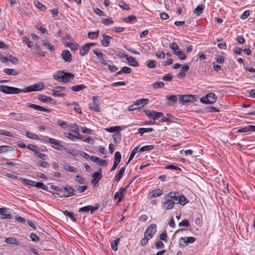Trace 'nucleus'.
Returning <instances> with one entry per match:
<instances>
[{
  "label": "nucleus",
  "mask_w": 255,
  "mask_h": 255,
  "mask_svg": "<svg viewBox=\"0 0 255 255\" xmlns=\"http://www.w3.org/2000/svg\"><path fill=\"white\" fill-rule=\"evenodd\" d=\"M164 83L161 81L156 82L152 85V86L153 88H154V89H158L159 88H162L164 87Z\"/></svg>",
  "instance_id": "obj_46"
},
{
  "label": "nucleus",
  "mask_w": 255,
  "mask_h": 255,
  "mask_svg": "<svg viewBox=\"0 0 255 255\" xmlns=\"http://www.w3.org/2000/svg\"><path fill=\"white\" fill-rule=\"evenodd\" d=\"M89 108L92 111L99 112L100 108L99 106L98 100L97 97H92V102L89 104Z\"/></svg>",
  "instance_id": "obj_10"
},
{
  "label": "nucleus",
  "mask_w": 255,
  "mask_h": 255,
  "mask_svg": "<svg viewBox=\"0 0 255 255\" xmlns=\"http://www.w3.org/2000/svg\"><path fill=\"white\" fill-rule=\"evenodd\" d=\"M119 6L125 10H128L130 9L129 6L125 1H121L119 2Z\"/></svg>",
  "instance_id": "obj_50"
},
{
  "label": "nucleus",
  "mask_w": 255,
  "mask_h": 255,
  "mask_svg": "<svg viewBox=\"0 0 255 255\" xmlns=\"http://www.w3.org/2000/svg\"><path fill=\"white\" fill-rule=\"evenodd\" d=\"M113 137L116 142H119L121 139V134L119 132H117L113 134Z\"/></svg>",
  "instance_id": "obj_53"
},
{
  "label": "nucleus",
  "mask_w": 255,
  "mask_h": 255,
  "mask_svg": "<svg viewBox=\"0 0 255 255\" xmlns=\"http://www.w3.org/2000/svg\"><path fill=\"white\" fill-rule=\"evenodd\" d=\"M103 39H102L101 41L102 45L105 47L108 46L110 44V40L112 37L105 34L103 35Z\"/></svg>",
  "instance_id": "obj_19"
},
{
  "label": "nucleus",
  "mask_w": 255,
  "mask_h": 255,
  "mask_svg": "<svg viewBox=\"0 0 255 255\" xmlns=\"http://www.w3.org/2000/svg\"><path fill=\"white\" fill-rule=\"evenodd\" d=\"M154 147V146L153 145L143 146L139 149V152H142L144 151H149L153 149Z\"/></svg>",
  "instance_id": "obj_36"
},
{
  "label": "nucleus",
  "mask_w": 255,
  "mask_h": 255,
  "mask_svg": "<svg viewBox=\"0 0 255 255\" xmlns=\"http://www.w3.org/2000/svg\"><path fill=\"white\" fill-rule=\"evenodd\" d=\"M120 242V239L118 238L115 240L113 242L111 243V248L112 249L115 251H116L118 250V245L119 243Z\"/></svg>",
  "instance_id": "obj_41"
},
{
  "label": "nucleus",
  "mask_w": 255,
  "mask_h": 255,
  "mask_svg": "<svg viewBox=\"0 0 255 255\" xmlns=\"http://www.w3.org/2000/svg\"><path fill=\"white\" fill-rule=\"evenodd\" d=\"M34 4L37 7H38L41 11H44L46 10L45 6L39 1H37V0L35 1Z\"/></svg>",
  "instance_id": "obj_40"
},
{
  "label": "nucleus",
  "mask_w": 255,
  "mask_h": 255,
  "mask_svg": "<svg viewBox=\"0 0 255 255\" xmlns=\"http://www.w3.org/2000/svg\"><path fill=\"white\" fill-rule=\"evenodd\" d=\"M95 43H88L82 47L80 50V54L82 56L86 55L89 51L90 47L95 45Z\"/></svg>",
  "instance_id": "obj_12"
},
{
  "label": "nucleus",
  "mask_w": 255,
  "mask_h": 255,
  "mask_svg": "<svg viewBox=\"0 0 255 255\" xmlns=\"http://www.w3.org/2000/svg\"><path fill=\"white\" fill-rule=\"evenodd\" d=\"M53 95L56 97H63L64 94L62 93L59 89H57V88L56 87L53 91Z\"/></svg>",
  "instance_id": "obj_55"
},
{
  "label": "nucleus",
  "mask_w": 255,
  "mask_h": 255,
  "mask_svg": "<svg viewBox=\"0 0 255 255\" xmlns=\"http://www.w3.org/2000/svg\"><path fill=\"white\" fill-rule=\"evenodd\" d=\"M189 69V65L185 64L182 67L181 71L179 72V73L178 75V78H183L185 76V72L188 71Z\"/></svg>",
  "instance_id": "obj_20"
},
{
  "label": "nucleus",
  "mask_w": 255,
  "mask_h": 255,
  "mask_svg": "<svg viewBox=\"0 0 255 255\" xmlns=\"http://www.w3.org/2000/svg\"><path fill=\"white\" fill-rule=\"evenodd\" d=\"M179 226L180 227H188L190 225L188 220L187 219H184L182 221V222L179 223Z\"/></svg>",
  "instance_id": "obj_57"
},
{
  "label": "nucleus",
  "mask_w": 255,
  "mask_h": 255,
  "mask_svg": "<svg viewBox=\"0 0 255 255\" xmlns=\"http://www.w3.org/2000/svg\"><path fill=\"white\" fill-rule=\"evenodd\" d=\"M91 176L93 177L91 180L92 184L96 187L98 186L99 182L102 177L101 169L99 170L98 172H94Z\"/></svg>",
  "instance_id": "obj_8"
},
{
  "label": "nucleus",
  "mask_w": 255,
  "mask_h": 255,
  "mask_svg": "<svg viewBox=\"0 0 255 255\" xmlns=\"http://www.w3.org/2000/svg\"><path fill=\"white\" fill-rule=\"evenodd\" d=\"M75 180L78 181L80 183L82 184H85V180L84 178H82L81 176L77 175L75 176Z\"/></svg>",
  "instance_id": "obj_61"
},
{
  "label": "nucleus",
  "mask_w": 255,
  "mask_h": 255,
  "mask_svg": "<svg viewBox=\"0 0 255 255\" xmlns=\"http://www.w3.org/2000/svg\"><path fill=\"white\" fill-rule=\"evenodd\" d=\"M204 7L205 6L204 4H201L198 5L193 10L194 13L197 15H199L202 13Z\"/></svg>",
  "instance_id": "obj_25"
},
{
  "label": "nucleus",
  "mask_w": 255,
  "mask_h": 255,
  "mask_svg": "<svg viewBox=\"0 0 255 255\" xmlns=\"http://www.w3.org/2000/svg\"><path fill=\"white\" fill-rule=\"evenodd\" d=\"M43 45L47 49H48L50 51L52 52L54 51V47L53 45L48 42L46 40H44L42 41Z\"/></svg>",
  "instance_id": "obj_29"
},
{
  "label": "nucleus",
  "mask_w": 255,
  "mask_h": 255,
  "mask_svg": "<svg viewBox=\"0 0 255 255\" xmlns=\"http://www.w3.org/2000/svg\"><path fill=\"white\" fill-rule=\"evenodd\" d=\"M61 56L64 60L66 62H70L72 60L71 54L69 50H65L62 51Z\"/></svg>",
  "instance_id": "obj_18"
},
{
  "label": "nucleus",
  "mask_w": 255,
  "mask_h": 255,
  "mask_svg": "<svg viewBox=\"0 0 255 255\" xmlns=\"http://www.w3.org/2000/svg\"><path fill=\"white\" fill-rule=\"evenodd\" d=\"M88 37L90 39H94L96 38L99 36V30H97L95 32H89L88 33Z\"/></svg>",
  "instance_id": "obj_43"
},
{
  "label": "nucleus",
  "mask_w": 255,
  "mask_h": 255,
  "mask_svg": "<svg viewBox=\"0 0 255 255\" xmlns=\"http://www.w3.org/2000/svg\"><path fill=\"white\" fill-rule=\"evenodd\" d=\"M34 154L36 156L42 159L45 160L46 159L47 156L44 154L39 152L38 150L35 152Z\"/></svg>",
  "instance_id": "obj_63"
},
{
  "label": "nucleus",
  "mask_w": 255,
  "mask_h": 255,
  "mask_svg": "<svg viewBox=\"0 0 255 255\" xmlns=\"http://www.w3.org/2000/svg\"><path fill=\"white\" fill-rule=\"evenodd\" d=\"M169 47L172 50L173 53L178 56L180 60H183L186 59V55L183 51L179 49L178 46L176 43H172L170 44Z\"/></svg>",
  "instance_id": "obj_3"
},
{
  "label": "nucleus",
  "mask_w": 255,
  "mask_h": 255,
  "mask_svg": "<svg viewBox=\"0 0 255 255\" xmlns=\"http://www.w3.org/2000/svg\"><path fill=\"white\" fill-rule=\"evenodd\" d=\"M6 209L4 208H0V215L1 219H11V215L9 214H5Z\"/></svg>",
  "instance_id": "obj_24"
},
{
  "label": "nucleus",
  "mask_w": 255,
  "mask_h": 255,
  "mask_svg": "<svg viewBox=\"0 0 255 255\" xmlns=\"http://www.w3.org/2000/svg\"><path fill=\"white\" fill-rule=\"evenodd\" d=\"M63 213L65 215L68 216L72 221H75L76 220L73 212H70L67 210H65L63 212Z\"/></svg>",
  "instance_id": "obj_44"
},
{
  "label": "nucleus",
  "mask_w": 255,
  "mask_h": 255,
  "mask_svg": "<svg viewBox=\"0 0 255 255\" xmlns=\"http://www.w3.org/2000/svg\"><path fill=\"white\" fill-rule=\"evenodd\" d=\"M44 87L42 83H36L33 85L27 86L23 89H20L15 87H9L7 86H0V91L4 93L8 94H18L20 92L27 93L32 91H38L42 90Z\"/></svg>",
  "instance_id": "obj_1"
},
{
  "label": "nucleus",
  "mask_w": 255,
  "mask_h": 255,
  "mask_svg": "<svg viewBox=\"0 0 255 255\" xmlns=\"http://www.w3.org/2000/svg\"><path fill=\"white\" fill-rule=\"evenodd\" d=\"M163 194L162 191L160 189H156L150 192L148 195V198L152 199L156 197H159Z\"/></svg>",
  "instance_id": "obj_15"
},
{
  "label": "nucleus",
  "mask_w": 255,
  "mask_h": 255,
  "mask_svg": "<svg viewBox=\"0 0 255 255\" xmlns=\"http://www.w3.org/2000/svg\"><path fill=\"white\" fill-rule=\"evenodd\" d=\"M179 102L184 105L186 103H193L197 101V96L193 95H179Z\"/></svg>",
  "instance_id": "obj_4"
},
{
  "label": "nucleus",
  "mask_w": 255,
  "mask_h": 255,
  "mask_svg": "<svg viewBox=\"0 0 255 255\" xmlns=\"http://www.w3.org/2000/svg\"><path fill=\"white\" fill-rule=\"evenodd\" d=\"M53 78L57 81L64 83L69 82L73 79L74 75L70 73L58 71L53 74Z\"/></svg>",
  "instance_id": "obj_2"
},
{
  "label": "nucleus",
  "mask_w": 255,
  "mask_h": 255,
  "mask_svg": "<svg viewBox=\"0 0 255 255\" xmlns=\"http://www.w3.org/2000/svg\"><path fill=\"white\" fill-rule=\"evenodd\" d=\"M85 88L83 85H76L72 87L71 89L74 92H78L83 90Z\"/></svg>",
  "instance_id": "obj_52"
},
{
  "label": "nucleus",
  "mask_w": 255,
  "mask_h": 255,
  "mask_svg": "<svg viewBox=\"0 0 255 255\" xmlns=\"http://www.w3.org/2000/svg\"><path fill=\"white\" fill-rule=\"evenodd\" d=\"M127 61L130 66L134 67H137L138 66V63L135 58L132 56L127 57Z\"/></svg>",
  "instance_id": "obj_22"
},
{
  "label": "nucleus",
  "mask_w": 255,
  "mask_h": 255,
  "mask_svg": "<svg viewBox=\"0 0 255 255\" xmlns=\"http://www.w3.org/2000/svg\"><path fill=\"white\" fill-rule=\"evenodd\" d=\"M36 165L37 166H41L44 168H48L49 166V164L47 162L40 160L37 162Z\"/></svg>",
  "instance_id": "obj_48"
},
{
  "label": "nucleus",
  "mask_w": 255,
  "mask_h": 255,
  "mask_svg": "<svg viewBox=\"0 0 255 255\" xmlns=\"http://www.w3.org/2000/svg\"><path fill=\"white\" fill-rule=\"evenodd\" d=\"M169 195H170V196H172V199L171 200L173 201V202L174 203V205L175 204H179V203H178V200H179V197H178V196H177V193L175 192H171L169 193Z\"/></svg>",
  "instance_id": "obj_34"
},
{
  "label": "nucleus",
  "mask_w": 255,
  "mask_h": 255,
  "mask_svg": "<svg viewBox=\"0 0 255 255\" xmlns=\"http://www.w3.org/2000/svg\"><path fill=\"white\" fill-rule=\"evenodd\" d=\"M126 167H122L119 170V172L115 176V180L119 182L123 177L125 171Z\"/></svg>",
  "instance_id": "obj_21"
},
{
  "label": "nucleus",
  "mask_w": 255,
  "mask_h": 255,
  "mask_svg": "<svg viewBox=\"0 0 255 255\" xmlns=\"http://www.w3.org/2000/svg\"><path fill=\"white\" fill-rule=\"evenodd\" d=\"M64 134L66 137L71 140H74L76 138V136L70 132H65Z\"/></svg>",
  "instance_id": "obj_60"
},
{
  "label": "nucleus",
  "mask_w": 255,
  "mask_h": 255,
  "mask_svg": "<svg viewBox=\"0 0 255 255\" xmlns=\"http://www.w3.org/2000/svg\"><path fill=\"white\" fill-rule=\"evenodd\" d=\"M217 99V96L214 93H210L201 98L200 101L202 103L212 104L216 102Z\"/></svg>",
  "instance_id": "obj_5"
},
{
  "label": "nucleus",
  "mask_w": 255,
  "mask_h": 255,
  "mask_svg": "<svg viewBox=\"0 0 255 255\" xmlns=\"http://www.w3.org/2000/svg\"><path fill=\"white\" fill-rule=\"evenodd\" d=\"M102 22L105 25H109L113 23L114 21L111 18H108L103 19Z\"/></svg>",
  "instance_id": "obj_59"
},
{
  "label": "nucleus",
  "mask_w": 255,
  "mask_h": 255,
  "mask_svg": "<svg viewBox=\"0 0 255 255\" xmlns=\"http://www.w3.org/2000/svg\"><path fill=\"white\" fill-rule=\"evenodd\" d=\"M75 187L77 189V190L80 193L84 192L88 188V186L86 185L80 186L76 185L75 186Z\"/></svg>",
  "instance_id": "obj_45"
},
{
  "label": "nucleus",
  "mask_w": 255,
  "mask_h": 255,
  "mask_svg": "<svg viewBox=\"0 0 255 255\" xmlns=\"http://www.w3.org/2000/svg\"><path fill=\"white\" fill-rule=\"evenodd\" d=\"M147 66L149 68H154L157 66V62L155 60H149L146 62Z\"/></svg>",
  "instance_id": "obj_37"
},
{
  "label": "nucleus",
  "mask_w": 255,
  "mask_h": 255,
  "mask_svg": "<svg viewBox=\"0 0 255 255\" xmlns=\"http://www.w3.org/2000/svg\"><path fill=\"white\" fill-rule=\"evenodd\" d=\"M173 77L172 74L169 73L163 76L162 80L164 81H170L172 80Z\"/></svg>",
  "instance_id": "obj_56"
},
{
  "label": "nucleus",
  "mask_w": 255,
  "mask_h": 255,
  "mask_svg": "<svg viewBox=\"0 0 255 255\" xmlns=\"http://www.w3.org/2000/svg\"><path fill=\"white\" fill-rule=\"evenodd\" d=\"M63 168L65 170L69 171L71 172L76 173L77 172V170L76 169V168H75L73 166H70L68 164H65L64 165Z\"/></svg>",
  "instance_id": "obj_32"
},
{
  "label": "nucleus",
  "mask_w": 255,
  "mask_h": 255,
  "mask_svg": "<svg viewBox=\"0 0 255 255\" xmlns=\"http://www.w3.org/2000/svg\"><path fill=\"white\" fill-rule=\"evenodd\" d=\"M4 242L6 244H10L12 245H18V242L16 239L13 238H7L4 240Z\"/></svg>",
  "instance_id": "obj_28"
},
{
  "label": "nucleus",
  "mask_w": 255,
  "mask_h": 255,
  "mask_svg": "<svg viewBox=\"0 0 255 255\" xmlns=\"http://www.w3.org/2000/svg\"><path fill=\"white\" fill-rule=\"evenodd\" d=\"M178 203L182 205H184L188 202V200L184 196H178Z\"/></svg>",
  "instance_id": "obj_49"
},
{
  "label": "nucleus",
  "mask_w": 255,
  "mask_h": 255,
  "mask_svg": "<svg viewBox=\"0 0 255 255\" xmlns=\"http://www.w3.org/2000/svg\"><path fill=\"white\" fill-rule=\"evenodd\" d=\"M178 95H167L166 97V99L167 100V104L170 106L173 105L175 103L177 102Z\"/></svg>",
  "instance_id": "obj_16"
},
{
  "label": "nucleus",
  "mask_w": 255,
  "mask_h": 255,
  "mask_svg": "<svg viewBox=\"0 0 255 255\" xmlns=\"http://www.w3.org/2000/svg\"><path fill=\"white\" fill-rule=\"evenodd\" d=\"M128 186L126 187H121L118 192H116L114 194V199H118V202H121L124 197V193L128 188Z\"/></svg>",
  "instance_id": "obj_14"
},
{
  "label": "nucleus",
  "mask_w": 255,
  "mask_h": 255,
  "mask_svg": "<svg viewBox=\"0 0 255 255\" xmlns=\"http://www.w3.org/2000/svg\"><path fill=\"white\" fill-rule=\"evenodd\" d=\"M90 160L100 166H104L106 164V161L105 160L97 156H91V157H90Z\"/></svg>",
  "instance_id": "obj_17"
},
{
  "label": "nucleus",
  "mask_w": 255,
  "mask_h": 255,
  "mask_svg": "<svg viewBox=\"0 0 255 255\" xmlns=\"http://www.w3.org/2000/svg\"><path fill=\"white\" fill-rule=\"evenodd\" d=\"M64 190L65 192H67V194L60 196V197L61 198H67L76 195V190L69 185H66L64 187Z\"/></svg>",
  "instance_id": "obj_9"
},
{
  "label": "nucleus",
  "mask_w": 255,
  "mask_h": 255,
  "mask_svg": "<svg viewBox=\"0 0 255 255\" xmlns=\"http://www.w3.org/2000/svg\"><path fill=\"white\" fill-rule=\"evenodd\" d=\"M148 102V100L147 99H141L138 100H137L135 102L136 106H138L140 105H142V106H144L146 105Z\"/></svg>",
  "instance_id": "obj_42"
},
{
  "label": "nucleus",
  "mask_w": 255,
  "mask_h": 255,
  "mask_svg": "<svg viewBox=\"0 0 255 255\" xmlns=\"http://www.w3.org/2000/svg\"><path fill=\"white\" fill-rule=\"evenodd\" d=\"M121 127L116 126V127H111L110 128H106L105 129L107 131L109 132H117L121 129Z\"/></svg>",
  "instance_id": "obj_38"
},
{
  "label": "nucleus",
  "mask_w": 255,
  "mask_h": 255,
  "mask_svg": "<svg viewBox=\"0 0 255 255\" xmlns=\"http://www.w3.org/2000/svg\"><path fill=\"white\" fill-rule=\"evenodd\" d=\"M157 226L155 224H152L147 228L144 234V237L151 239L156 232Z\"/></svg>",
  "instance_id": "obj_7"
},
{
  "label": "nucleus",
  "mask_w": 255,
  "mask_h": 255,
  "mask_svg": "<svg viewBox=\"0 0 255 255\" xmlns=\"http://www.w3.org/2000/svg\"><path fill=\"white\" fill-rule=\"evenodd\" d=\"M25 135L30 138L33 139H39L37 135L29 132V131H26L25 133Z\"/></svg>",
  "instance_id": "obj_54"
},
{
  "label": "nucleus",
  "mask_w": 255,
  "mask_h": 255,
  "mask_svg": "<svg viewBox=\"0 0 255 255\" xmlns=\"http://www.w3.org/2000/svg\"><path fill=\"white\" fill-rule=\"evenodd\" d=\"M179 244L180 247L184 248L185 247H186L188 245V244L187 243V240H186V238L181 237L179 239Z\"/></svg>",
  "instance_id": "obj_39"
},
{
  "label": "nucleus",
  "mask_w": 255,
  "mask_h": 255,
  "mask_svg": "<svg viewBox=\"0 0 255 255\" xmlns=\"http://www.w3.org/2000/svg\"><path fill=\"white\" fill-rule=\"evenodd\" d=\"M36 187L44 190L47 191L48 190L47 187L42 182H37Z\"/></svg>",
  "instance_id": "obj_62"
},
{
  "label": "nucleus",
  "mask_w": 255,
  "mask_h": 255,
  "mask_svg": "<svg viewBox=\"0 0 255 255\" xmlns=\"http://www.w3.org/2000/svg\"><path fill=\"white\" fill-rule=\"evenodd\" d=\"M70 129L73 132L78 133L79 131V127L77 124H74L70 126Z\"/></svg>",
  "instance_id": "obj_58"
},
{
  "label": "nucleus",
  "mask_w": 255,
  "mask_h": 255,
  "mask_svg": "<svg viewBox=\"0 0 255 255\" xmlns=\"http://www.w3.org/2000/svg\"><path fill=\"white\" fill-rule=\"evenodd\" d=\"M172 196L169 194L166 195L164 197L165 201L162 203V207L164 210H170L174 207V203L171 200Z\"/></svg>",
  "instance_id": "obj_6"
},
{
  "label": "nucleus",
  "mask_w": 255,
  "mask_h": 255,
  "mask_svg": "<svg viewBox=\"0 0 255 255\" xmlns=\"http://www.w3.org/2000/svg\"><path fill=\"white\" fill-rule=\"evenodd\" d=\"M13 149V148L10 146H7V145L0 146V153H4L7 151L12 150Z\"/></svg>",
  "instance_id": "obj_31"
},
{
  "label": "nucleus",
  "mask_w": 255,
  "mask_h": 255,
  "mask_svg": "<svg viewBox=\"0 0 255 255\" xmlns=\"http://www.w3.org/2000/svg\"><path fill=\"white\" fill-rule=\"evenodd\" d=\"M26 147L28 149L32 151L34 153L38 150L37 147H36V146H35V145H34L33 144H28L27 145Z\"/></svg>",
  "instance_id": "obj_64"
},
{
  "label": "nucleus",
  "mask_w": 255,
  "mask_h": 255,
  "mask_svg": "<svg viewBox=\"0 0 255 255\" xmlns=\"http://www.w3.org/2000/svg\"><path fill=\"white\" fill-rule=\"evenodd\" d=\"M38 99L43 102L48 103L52 101V99L43 95H39L38 96Z\"/></svg>",
  "instance_id": "obj_33"
},
{
  "label": "nucleus",
  "mask_w": 255,
  "mask_h": 255,
  "mask_svg": "<svg viewBox=\"0 0 255 255\" xmlns=\"http://www.w3.org/2000/svg\"><path fill=\"white\" fill-rule=\"evenodd\" d=\"M46 138L48 139L47 141H49L52 145V147L59 150H62L64 148L63 146L60 144L58 140L48 137H46Z\"/></svg>",
  "instance_id": "obj_11"
},
{
  "label": "nucleus",
  "mask_w": 255,
  "mask_h": 255,
  "mask_svg": "<svg viewBox=\"0 0 255 255\" xmlns=\"http://www.w3.org/2000/svg\"><path fill=\"white\" fill-rule=\"evenodd\" d=\"M131 72V69L128 67H123L120 71H118L116 76L120 75L122 73L129 74Z\"/></svg>",
  "instance_id": "obj_23"
},
{
  "label": "nucleus",
  "mask_w": 255,
  "mask_h": 255,
  "mask_svg": "<svg viewBox=\"0 0 255 255\" xmlns=\"http://www.w3.org/2000/svg\"><path fill=\"white\" fill-rule=\"evenodd\" d=\"M26 106L28 107L32 108V109H35V110L38 111L45 112L47 113H49L50 112V110L48 109L44 108L43 107H41V106H38V105H35L34 104H31L30 103H27L26 104Z\"/></svg>",
  "instance_id": "obj_13"
},
{
  "label": "nucleus",
  "mask_w": 255,
  "mask_h": 255,
  "mask_svg": "<svg viewBox=\"0 0 255 255\" xmlns=\"http://www.w3.org/2000/svg\"><path fill=\"white\" fill-rule=\"evenodd\" d=\"M173 119V116H171V115L167 114L166 117H164L163 116H162V117L161 118V119H160V121L162 123L168 122L171 121Z\"/></svg>",
  "instance_id": "obj_35"
},
{
  "label": "nucleus",
  "mask_w": 255,
  "mask_h": 255,
  "mask_svg": "<svg viewBox=\"0 0 255 255\" xmlns=\"http://www.w3.org/2000/svg\"><path fill=\"white\" fill-rule=\"evenodd\" d=\"M89 211H90V213L91 214V206L88 205L84 207L80 208L79 209V212H84L87 213Z\"/></svg>",
  "instance_id": "obj_47"
},
{
  "label": "nucleus",
  "mask_w": 255,
  "mask_h": 255,
  "mask_svg": "<svg viewBox=\"0 0 255 255\" xmlns=\"http://www.w3.org/2000/svg\"><path fill=\"white\" fill-rule=\"evenodd\" d=\"M66 46L68 47L69 48H70L71 49V50L72 51L75 52L78 49L79 45L77 43H75V42H73V43L68 42L66 44Z\"/></svg>",
  "instance_id": "obj_26"
},
{
  "label": "nucleus",
  "mask_w": 255,
  "mask_h": 255,
  "mask_svg": "<svg viewBox=\"0 0 255 255\" xmlns=\"http://www.w3.org/2000/svg\"><path fill=\"white\" fill-rule=\"evenodd\" d=\"M123 21L126 23H130L136 21V17L134 15H129L123 19Z\"/></svg>",
  "instance_id": "obj_30"
},
{
  "label": "nucleus",
  "mask_w": 255,
  "mask_h": 255,
  "mask_svg": "<svg viewBox=\"0 0 255 255\" xmlns=\"http://www.w3.org/2000/svg\"><path fill=\"white\" fill-rule=\"evenodd\" d=\"M144 112L146 114L147 116H148L149 118L154 119V115L155 114V111H150L149 110H146L144 111Z\"/></svg>",
  "instance_id": "obj_51"
},
{
  "label": "nucleus",
  "mask_w": 255,
  "mask_h": 255,
  "mask_svg": "<svg viewBox=\"0 0 255 255\" xmlns=\"http://www.w3.org/2000/svg\"><path fill=\"white\" fill-rule=\"evenodd\" d=\"M3 71L8 75L15 76L18 74L17 71L13 69L5 68Z\"/></svg>",
  "instance_id": "obj_27"
}]
</instances>
